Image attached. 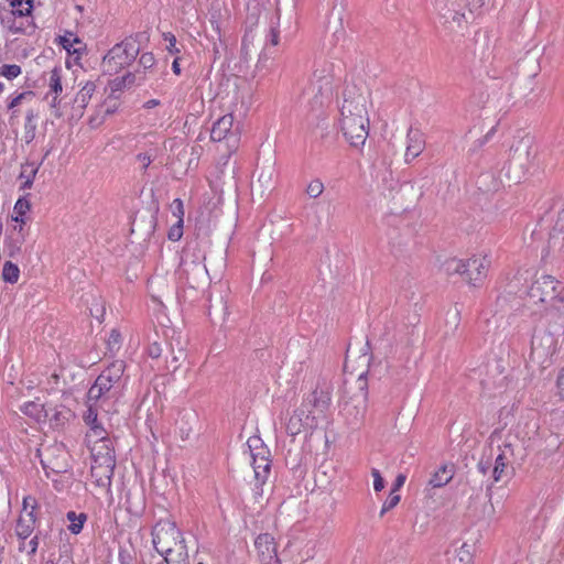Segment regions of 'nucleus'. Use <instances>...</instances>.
Here are the masks:
<instances>
[{"mask_svg": "<svg viewBox=\"0 0 564 564\" xmlns=\"http://www.w3.org/2000/svg\"><path fill=\"white\" fill-rule=\"evenodd\" d=\"M340 130L351 147L365 144L369 134V118L362 95L351 97L345 93L340 107Z\"/></svg>", "mask_w": 564, "mask_h": 564, "instance_id": "obj_1", "label": "nucleus"}, {"mask_svg": "<svg viewBox=\"0 0 564 564\" xmlns=\"http://www.w3.org/2000/svg\"><path fill=\"white\" fill-rule=\"evenodd\" d=\"M307 94L312 95L311 112L308 113V121L316 120L313 128V133L316 137L324 139L328 134L329 123L327 121V113L324 109L325 105L329 102L333 94V79L329 75L324 74V70L313 74V79L307 88Z\"/></svg>", "mask_w": 564, "mask_h": 564, "instance_id": "obj_2", "label": "nucleus"}, {"mask_svg": "<svg viewBox=\"0 0 564 564\" xmlns=\"http://www.w3.org/2000/svg\"><path fill=\"white\" fill-rule=\"evenodd\" d=\"M539 148L531 135H506L500 144V155L506 163L516 162L522 170H529L536 164Z\"/></svg>", "mask_w": 564, "mask_h": 564, "instance_id": "obj_3", "label": "nucleus"}, {"mask_svg": "<svg viewBox=\"0 0 564 564\" xmlns=\"http://www.w3.org/2000/svg\"><path fill=\"white\" fill-rule=\"evenodd\" d=\"M152 543L160 555H171L173 547L185 540L183 532L171 519H160L151 531Z\"/></svg>", "mask_w": 564, "mask_h": 564, "instance_id": "obj_4", "label": "nucleus"}, {"mask_svg": "<svg viewBox=\"0 0 564 564\" xmlns=\"http://www.w3.org/2000/svg\"><path fill=\"white\" fill-rule=\"evenodd\" d=\"M140 53V46H133L131 40L115 44L104 56L102 65L109 73H118L133 64Z\"/></svg>", "mask_w": 564, "mask_h": 564, "instance_id": "obj_5", "label": "nucleus"}, {"mask_svg": "<svg viewBox=\"0 0 564 564\" xmlns=\"http://www.w3.org/2000/svg\"><path fill=\"white\" fill-rule=\"evenodd\" d=\"M126 365L122 360L112 361L96 378L87 393L88 401L97 402L101 397L111 390L122 378Z\"/></svg>", "mask_w": 564, "mask_h": 564, "instance_id": "obj_6", "label": "nucleus"}, {"mask_svg": "<svg viewBox=\"0 0 564 564\" xmlns=\"http://www.w3.org/2000/svg\"><path fill=\"white\" fill-rule=\"evenodd\" d=\"M358 393L350 397L349 401H346L343 411L352 416L351 423H357L364 419L367 405H368V380L367 372L359 375L357 381Z\"/></svg>", "mask_w": 564, "mask_h": 564, "instance_id": "obj_7", "label": "nucleus"}, {"mask_svg": "<svg viewBox=\"0 0 564 564\" xmlns=\"http://www.w3.org/2000/svg\"><path fill=\"white\" fill-rule=\"evenodd\" d=\"M178 283L191 289H198L208 281V271L205 264L188 262L178 267L176 271Z\"/></svg>", "mask_w": 564, "mask_h": 564, "instance_id": "obj_8", "label": "nucleus"}, {"mask_svg": "<svg viewBox=\"0 0 564 564\" xmlns=\"http://www.w3.org/2000/svg\"><path fill=\"white\" fill-rule=\"evenodd\" d=\"M116 467L115 455L108 452L101 458L95 457L90 468V475L98 487L110 488Z\"/></svg>", "mask_w": 564, "mask_h": 564, "instance_id": "obj_9", "label": "nucleus"}, {"mask_svg": "<svg viewBox=\"0 0 564 564\" xmlns=\"http://www.w3.org/2000/svg\"><path fill=\"white\" fill-rule=\"evenodd\" d=\"M558 284V281L553 276L542 275L532 283L528 291V295L534 303L547 302L549 300H553L557 296Z\"/></svg>", "mask_w": 564, "mask_h": 564, "instance_id": "obj_10", "label": "nucleus"}, {"mask_svg": "<svg viewBox=\"0 0 564 564\" xmlns=\"http://www.w3.org/2000/svg\"><path fill=\"white\" fill-rule=\"evenodd\" d=\"M254 547L261 564H281L274 538L270 533L259 534L254 540Z\"/></svg>", "mask_w": 564, "mask_h": 564, "instance_id": "obj_11", "label": "nucleus"}, {"mask_svg": "<svg viewBox=\"0 0 564 564\" xmlns=\"http://www.w3.org/2000/svg\"><path fill=\"white\" fill-rule=\"evenodd\" d=\"M484 261H486V257L484 259L474 257L465 261L464 272L469 284L477 286L486 276L487 268L485 267Z\"/></svg>", "mask_w": 564, "mask_h": 564, "instance_id": "obj_12", "label": "nucleus"}, {"mask_svg": "<svg viewBox=\"0 0 564 564\" xmlns=\"http://www.w3.org/2000/svg\"><path fill=\"white\" fill-rule=\"evenodd\" d=\"M408 145L405 150V162H411L417 158L425 148L424 134L414 128H410L406 133Z\"/></svg>", "mask_w": 564, "mask_h": 564, "instance_id": "obj_13", "label": "nucleus"}, {"mask_svg": "<svg viewBox=\"0 0 564 564\" xmlns=\"http://www.w3.org/2000/svg\"><path fill=\"white\" fill-rule=\"evenodd\" d=\"M252 467L256 478L254 494L261 496L262 486L265 484L268 475L271 470V460L268 458V456L253 457Z\"/></svg>", "mask_w": 564, "mask_h": 564, "instance_id": "obj_14", "label": "nucleus"}, {"mask_svg": "<svg viewBox=\"0 0 564 564\" xmlns=\"http://www.w3.org/2000/svg\"><path fill=\"white\" fill-rule=\"evenodd\" d=\"M330 400L329 391L316 388L307 395L302 406H306L307 403L312 409L324 414L330 405Z\"/></svg>", "mask_w": 564, "mask_h": 564, "instance_id": "obj_15", "label": "nucleus"}, {"mask_svg": "<svg viewBox=\"0 0 564 564\" xmlns=\"http://www.w3.org/2000/svg\"><path fill=\"white\" fill-rule=\"evenodd\" d=\"M232 126L234 116L231 113H227L220 117L216 122H214L210 129L212 141L220 142L228 138L231 134Z\"/></svg>", "mask_w": 564, "mask_h": 564, "instance_id": "obj_16", "label": "nucleus"}, {"mask_svg": "<svg viewBox=\"0 0 564 564\" xmlns=\"http://www.w3.org/2000/svg\"><path fill=\"white\" fill-rule=\"evenodd\" d=\"M205 253L199 248L197 240L187 242L182 250L181 265H187L188 262L205 264Z\"/></svg>", "mask_w": 564, "mask_h": 564, "instance_id": "obj_17", "label": "nucleus"}, {"mask_svg": "<svg viewBox=\"0 0 564 564\" xmlns=\"http://www.w3.org/2000/svg\"><path fill=\"white\" fill-rule=\"evenodd\" d=\"M36 520L37 518L33 510L26 511L24 516L21 514L17 521V536L21 540H26L32 534Z\"/></svg>", "mask_w": 564, "mask_h": 564, "instance_id": "obj_18", "label": "nucleus"}, {"mask_svg": "<svg viewBox=\"0 0 564 564\" xmlns=\"http://www.w3.org/2000/svg\"><path fill=\"white\" fill-rule=\"evenodd\" d=\"M87 403L88 408L83 415V420L85 424L90 427V430L94 432L96 436L104 440L107 433L102 425L98 422V413L97 409L95 408L96 402L87 400Z\"/></svg>", "mask_w": 564, "mask_h": 564, "instance_id": "obj_19", "label": "nucleus"}, {"mask_svg": "<svg viewBox=\"0 0 564 564\" xmlns=\"http://www.w3.org/2000/svg\"><path fill=\"white\" fill-rule=\"evenodd\" d=\"M0 22L1 25L8 29L12 34L25 32L24 22L15 17L10 10L3 7H0Z\"/></svg>", "mask_w": 564, "mask_h": 564, "instance_id": "obj_20", "label": "nucleus"}, {"mask_svg": "<svg viewBox=\"0 0 564 564\" xmlns=\"http://www.w3.org/2000/svg\"><path fill=\"white\" fill-rule=\"evenodd\" d=\"M492 441H494V433H491L488 436L487 443L485 444V446L482 448L481 456L477 464V468L482 475H486L489 471H491L494 474V448L491 446Z\"/></svg>", "mask_w": 564, "mask_h": 564, "instance_id": "obj_21", "label": "nucleus"}, {"mask_svg": "<svg viewBox=\"0 0 564 564\" xmlns=\"http://www.w3.org/2000/svg\"><path fill=\"white\" fill-rule=\"evenodd\" d=\"M164 564H191L185 540L173 547L171 555H162Z\"/></svg>", "mask_w": 564, "mask_h": 564, "instance_id": "obj_22", "label": "nucleus"}, {"mask_svg": "<svg viewBox=\"0 0 564 564\" xmlns=\"http://www.w3.org/2000/svg\"><path fill=\"white\" fill-rule=\"evenodd\" d=\"M454 473L453 464H444L432 475L429 484L433 488H441L452 480Z\"/></svg>", "mask_w": 564, "mask_h": 564, "instance_id": "obj_23", "label": "nucleus"}, {"mask_svg": "<svg viewBox=\"0 0 564 564\" xmlns=\"http://www.w3.org/2000/svg\"><path fill=\"white\" fill-rule=\"evenodd\" d=\"M21 411L37 422L48 416V410L45 409L44 404L37 403L35 401L25 402L21 406Z\"/></svg>", "mask_w": 564, "mask_h": 564, "instance_id": "obj_24", "label": "nucleus"}, {"mask_svg": "<svg viewBox=\"0 0 564 564\" xmlns=\"http://www.w3.org/2000/svg\"><path fill=\"white\" fill-rule=\"evenodd\" d=\"M305 415L304 409L295 410L294 413L290 416L289 421L285 424V431L288 435L293 438L302 432L303 416Z\"/></svg>", "mask_w": 564, "mask_h": 564, "instance_id": "obj_25", "label": "nucleus"}, {"mask_svg": "<svg viewBox=\"0 0 564 564\" xmlns=\"http://www.w3.org/2000/svg\"><path fill=\"white\" fill-rule=\"evenodd\" d=\"M37 118V112L33 109H29L25 115V123H24V141L26 144H30L35 139L36 132V123L34 120Z\"/></svg>", "mask_w": 564, "mask_h": 564, "instance_id": "obj_26", "label": "nucleus"}, {"mask_svg": "<svg viewBox=\"0 0 564 564\" xmlns=\"http://www.w3.org/2000/svg\"><path fill=\"white\" fill-rule=\"evenodd\" d=\"M66 518L70 522L68 525V530L70 531V533L79 534L88 517L84 512L77 514L75 511H68L66 513Z\"/></svg>", "mask_w": 564, "mask_h": 564, "instance_id": "obj_27", "label": "nucleus"}, {"mask_svg": "<svg viewBox=\"0 0 564 564\" xmlns=\"http://www.w3.org/2000/svg\"><path fill=\"white\" fill-rule=\"evenodd\" d=\"M31 208L30 202L24 198L20 197L14 205V214L15 216L12 217V220L20 224V231L22 230V225L25 224L24 215L26 212H29Z\"/></svg>", "mask_w": 564, "mask_h": 564, "instance_id": "obj_28", "label": "nucleus"}, {"mask_svg": "<svg viewBox=\"0 0 564 564\" xmlns=\"http://www.w3.org/2000/svg\"><path fill=\"white\" fill-rule=\"evenodd\" d=\"M19 276H20V269L19 267L11 262V261H6L3 263V268H2V279L4 282L7 283H10V284H14L18 282L19 280Z\"/></svg>", "mask_w": 564, "mask_h": 564, "instance_id": "obj_29", "label": "nucleus"}, {"mask_svg": "<svg viewBox=\"0 0 564 564\" xmlns=\"http://www.w3.org/2000/svg\"><path fill=\"white\" fill-rule=\"evenodd\" d=\"M42 163H43V160L40 163L30 162V161L24 162L23 164H21V172H20L19 178L34 181Z\"/></svg>", "mask_w": 564, "mask_h": 564, "instance_id": "obj_30", "label": "nucleus"}, {"mask_svg": "<svg viewBox=\"0 0 564 564\" xmlns=\"http://www.w3.org/2000/svg\"><path fill=\"white\" fill-rule=\"evenodd\" d=\"M72 412L66 406H61V410L57 408L53 409V414L50 417L51 424L54 427H62L68 421Z\"/></svg>", "mask_w": 564, "mask_h": 564, "instance_id": "obj_31", "label": "nucleus"}, {"mask_svg": "<svg viewBox=\"0 0 564 564\" xmlns=\"http://www.w3.org/2000/svg\"><path fill=\"white\" fill-rule=\"evenodd\" d=\"M247 443L251 451L252 458L257 456H270L269 449L263 445L260 437H250Z\"/></svg>", "mask_w": 564, "mask_h": 564, "instance_id": "obj_32", "label": "nucleus"}, {"mask_svg": "<svg viewBox=\"0 0 564 564\" xmlns=\"http://www.w3.org/2000/svg\"><path fill=\"white\" fill-rule=\"evenodd\" d=\"M82 41L80 39L72 33V32H68L67 34L63 35V36H59V44L63 46V48H65L69 54L72 53L70 48L75 45V44H80ZM80 52V48H74L73 53H77L79 54Z\"/></svg>", "mask_w": 564, "mask_h": 564, "instance_id": "obj_33", "label": "nucleus"}, {"mask_svg": "<svg viewBox=\"0 0 564 564\" xmlns=\"http://www.w3.org/2000/svg\"><path fill=\"white\" fill-rule=\"evenodd\" d=\"M95 89L96 85L93 82L86 83V85L77 94L76 102H79L82 107H85L88 100L91 98Z\"/></svg>", "mask_w": 564, "mask_h": 564, "instance_id": "obj_34", "label": "nucleus"}, {"mask_svg": "<svg viewBox=\"0 0 564 564\" xmlns=\"http://www.w3.org/2000/svg\"><path fill=\"white\" fill-rule=\"evenodd\" d=\"M62 90H63V88H62L61 69L55 67L51 72L50 91L54 93L55 95H58L59 93H62Z\"/></svg>", "mask_w": 564, "mask_h": 564, "instance_id": "obj_35", "label": "nucleus"}, {"mask_svg": "<svg viewBox=\"0 0 564 564\" xmlns=\"http://www.w3.org/2000/svg\"><path fill=\"white\" fill-rule=\"evenodd\" d=\"M445 269L448 274L457 273L465 276V261L463 260L451 259L446 261Z\"/></svg>", "mask_w": 564, "mask_h": 564, "instance_id": "obj_36", "label": "nucleus"}, {"mask_svg": "<svg viewBox=\"0 0 564 564\" xmlns=\"http://www.w3.org/2000/svg\"><path fill=\"white\" fill-rule=\"evenodd\" d=\"M501 89L502 91L500 97L498 98V101L500 102L501 100H503V105H501L500 111H503L506 113L509 109V102L512 99L511 84L505 83Z\"/></svg>", "mask_w": 564, "mask_h": 564, "instance_id": "obj_37", "label": "nucleus"}, {"mask_svg": "<svg viewBox=\"0 0 564 564\" xmlns=\"http://www.w3.org/2000/svg\"><path fill=\"white\" fill-rule=\"evenodd\" d=\"M21 72V67L17 64H6L0 67V75L10 80L17 78Z\"/></svg>", "mask_w": 564, "mask_h": 564, "instance_id": "obj_38", "label": "nucleus"}, {"mask_svg": "<svg viewBox=\"0 0 564 564\" xmlns=\"http://www.w3.org/2000/svg\"><path fill=\"white\" fill-rule=\"evenodd\" d=\"M399 502H400V495L397 492L390 491L388 498L384 500V502L382 505V508L380 511V517H382L386 512L393 509Z\"/></svg>", "mask_w": 564, "mask_h": 564, "instance_id": "obj_39", "label": "nucleus"}, {"mask_svg": "<svg viewBox=\"0 0 564 564\" xmlns=\"http://www.w3.org/2000/svg\"><path fill=\"white\" fill-rule=\"evenodd\" d=\"M184 220H177L167 231V238L171 241H178L183 236Z\"/></svg>", "mask_w": 564, "mask_h": 564, "instance_id": "obj_40", "label": "nucleus"}, {"mask_svg": "<svg viewBox=\"0 0 564 564\" xmlns=\"http://www.w3.org/2000/svg\"><path fill=\"white\" fill-rule=\"evenodd\" d=\"M324 191V184L319 180H313L307 188L306 194L312 198H317Z\"/></svg>", "mask_w": 564, "mask_h": 564, "instance_id": "obj_41", "label": "nucleus"}, {"mask_svg": "<svg viewBox=\"0 0 564 564\" xmlns=\"http://www.w3.org/2000/svg\"><path fill=\"white\" fill-rule=\"evenodd\" d=\"M184 357L185 352L182 348L178 349L177 354H175L172 349L171 358L166 361L167 369L172 370L173 372L176 371L180 368V360Z\"/></svg>", "mask_w": 564, "mask_h": 564, "instance_id": "obj_42", "label": "nucleus"}, {"mask_svg": "<svg viewBox=\"0 0 564 564\" xmlns=\"http://www.w3.org/2000/svg\"><path fill=\"white\" fill-rule=\"evenodd\" d=\"M25 4H28V8L21 9V7L15 9H9L15 17H18L20 20L23 18H28L32 15L33 11V0H25Z\"/></svg>", "mask_w": 564, "mask_h": 564, "instance_id": "obj_43", "label": "nucleus"}, {"mask_svg": "<svg viewBox=\"0 0 564 564\" xmlns=\"http://www.w3.org/2000/svg\"><path fill=\"white\" fill-rule=\"evenodd\" d=\"M163 39L169 42V45L166 46V50L170 54L175 55L180 53V48L176 47V37L173 33L166 32L163 33Z\"/></svg>", "mask_w": 564, "mask_h": 564, "instance_id": "obj_44", "label": "nucleus"}, {"mask_svg": "<svg viewBox=\"0 0 564 564\" xmlns=\"http://www.w3.org/2000/svg\"><path fill=\"white\" fill-rule=\"evenodd\" d=\"M127 86L126 79L121 77H116L113 80L110 82V88L111 94L109 98L113 97V99H117L116 93L121 91Z\"/></svg>", "mask_w": 564, "mask_h": 564, "instance_id": "obj_45", "label": "nucleus"}, {"mask_svg": "<svg viewBox=\"0 0 564 564\" xmlns=\"http://www.w3.org/2000/svg\"><path fill=\"white\" fill-rule=\"evenodd\" d=\"M155 64V57L152 52H145L143 53L139 58V65L142 66L144 69H150Z\"/></svg>", "mask_w": 564, "mask_h": 564, "instance_id": "obj_46", "label": "nucleus"}, {"mask_svg": "<svg viewBox=\"0 0 564 564\" xmlns=\"http://www.w3.org/2000/svg\"><path fill=\"white\" fill-rule=\"evenodd\" d=\"M133 552L127 547H120L118 553V560L120 564H133Z\"/></svg>", "mask_w": 564, "mask_h": 564, "instance_id": "obj_47", "label": "nucleus"}, {"mask_svg": "<svg viewBox=\"0 0 564 564\" xmlns=\"http://www.w3.org/2000/svg\"><path fill=\"white\" fill-rule=\"evenodd\" d=\"M109 100H106V102L101 106V110L104 111V118L107 116L113 115L118 109L117 99H113V97L108 98Z\"/></svg>", "mask_w": 564, "mask_h": 564, "instance_id": "obj_48", "label": "nucleus"}, {"mask_svg": "<svg viewBox=\"0 0 564 564\" xmlns=\"http://www.w3.org/2000/svg\"><path fill=\"white\" fill-rule=\"evenodd\" d=\"M172 213L177 218V220L183 219L184 217V205L181 198H175L172 202Z\"/></svg>", "mask_w": 564, "mask_h": 564, "instance_id": "obj_49", "label": "nucleus"}, {"mask_svg": "<svg viewBox=\"0 0 564 564\" xmlns=\"http://www.w3.org/2000/svg\"><path fill=\"white\" fill-rule=\"evenodd\" d=\"M121 335L119 330L112 329L108 338V347L110 350L119 349Z\"/></svg>", "mask_w": 564, "mask_h": 564, "instance_id": "obj_50", "label": "nucleus"}, {"mask_svg": "<svg viewBox=\"0 0 564 564\" xmlns=\"http://www.w3.org/2000/svg\"><path fill=\"white\" fill-rule=\"evenodd\" d=\"M124 40H131L133 43V46H140V44L143 41H149V33L147 31L137 32L134 34L127 36Z\"/></svg>", "mask_w": 564, "mask_h": 564, "instance_id": "obj_51", "label": "nucleus"}, {"mask_svg": "<svg viewBox=\"0 0 564 564\" xmlns=\"http://www.w3.org/2000/svg\"><path fill=\"white\" fill-rule=\"evenodd\" d=\"M371 475L373 477V488L376 491H381L384 488V479L382 478L380 471L376 468H372Z\"/></svg>", "mask_w": 564, "mask_h": 564, "instance_id": "obj_52", "label": "nucleus"}, {"mask_svg": "<svg viewBox=\"0 0 564 564\" xmlns=\"http://www.w3.org/2000/svg\"><path fill=\"white\" fill-rule=\"evenodd\" d=\"M28 96H34V93L32 90H28V91H23V93L19 94L18 96H15L14 98H12L10 100V102L8 104V108L13 109L18 105H20L21 101L23 99H25Z\"/></svg>", "mask_w": 564, "mask_h": 564, "instance_id": "obj_53", "label": "nucleus"}, {"mask_svg": "<svg viewBox=\"0 0 564 564\" xmlns=\"http://www.w3.org/2000/svg\"><path fill=\"white\" fill-rule=\"evenodd\" d=\"M162 351H163V349L161 347V344H159L156 341L151 343L148 347V354L153 359L161 357Z\"/></svg>", "mask_w": 564, "mask_h": 564, "instance_id": "obj_54", "label": "nucleus"}, {"mask_svg": "<svg viewBox=\"0 0 564 564\" xmlns=\"http://www.w3.org/2000/svg\"><path fill=\"white\" fill-rule=\"evenodd\" d=\"M505 468H506V464L503 462V458L501 455H498L496 457V467H495V470H496V482L499 481L500 477H501V474L505 473Z\"/></svg>", "mask_w": 564, "mask_h": 564, "instance_id": "obj_55", "label": "nucleus"}, {"mask_svg": "<svg viewBox=\"0 0 564 564\" xmlns=\"http://www.w3.org/2000/svg\"><path fill=\"white\" fill-rule=\"evenodd\" d=\"M279 39H280V32H279V30H278L276 28H274V26H271V28H270V33H269V35H268V42H269L271 45L275 46V45H278V44H279Z\"/></svg>", "mask_w": 564, "mask_h": 564, "instance_id": "obj_56", "label": "nucleus"}, {"mask_svg": "<svg viewBox=\"0 0 564 564\" xmlns=\"http://www.w3.org/2000/svg\"><path fill=\"white\" fill-rule=\"evenodd\" d=\"M31 506V510L35 512V509L37 507L35 498L28 496L23 498V511L26 513L28 507Z\"/></svg>", "mask_w": 564, "mask_h": 564, "instance_id": "obj_57", "label": "nucleus"}, {"mask_svg": "<svg viewBox=\"0 0 564 564\" xmlns=\"http://www.w3.org/2000/svg\"><path fill=\"white\" fill-rule=\"evenodd\" d=\"M6 249L9 257H14L20 251V245H14L11 240H6Z\"/></svg>", "mask_w": 564, "mask_h": 564, "instance_id": "obj_58", "label": "nucleus"}, {"mask_svg": "<svg viewBox=\"0 0 564 564\" xmlns=\"http://www.w3.org/2000/svg\"><path fill=\"white\" fill-rule=\"evenodd\" d=\"M137 160L142 163L144 170L148 169L152 162V158L148 153L137 154Z\"/></svg>", "mask_w": 564, "mask_h": 564, "instance_id": "obj_59", "label": "nucleus"}, {"mask_svg": "<svg viewBox=\"0 0 564 564\" xmlns=\"http://www.w3.org/2000/svg\"><path fill=\"white\" fill-rule=\"evenodd\" d=\"M405 482V476L400 474L397 476L390 491L397 492Z\"/></svg>", "mask_w": 564, "mask_h": 564, "instance_id": "obj_60", "label": "nucleus"}, {"mask_svg": "<svg viewBox=\"0 0 564 564\" xmlns=\"http://www.w3.org/2000/svg\"><path fill=\"white\" fill-rule=\"evenodd\" d=\"M556 384L561 398L564 399V369L558 373Z\"/></svg>", "mask_w": 564, "mask_h": 564, "instance_id": "obj_61", "label": "nucleus"}, {"mask_svg": "<svg viewBox=\"0 0 564 564\" xmlns=\"http://www.w3.org/2000/svg\"><path fill=\"white\" fill-rule=\"evenodd\" d=\"M503 177L508 181V182H511V181H514V182H518L516 178H512L511 175H510V169L506 167V165H503L500 170V182L503 183Z\"/></svg>", "mask_w": 564, "mask_h": 564, "instance_id": "obj_62", "label": "nucleus"}, {"mask_svg": "<svg viewBox=\"0 0 564 564\" xmlns=\"http://www.w3.org/2000/svg\"><path fill=\"white\" fill-rule=\"evenodd\" d=\"M29 546H30V554H35L36 550H37V546H39V536L35 535L34 538L31 539V541L29 542Z\"/></svg>", "mask_w": 564, "mask_h": 564, "instance_id": "obj_63", "label": "nucleus"}, {"mask_svg": "<svg viewBox=\"0 0 564 564\" xmlns=\"http://www.w3.org/2000/svg\"><path fill=\"white\" fill-rule=\"evenodd\" d=\"M466 546V544H463V546L459 550V562L462 563L465 561V556L467 557V562L470 560V553L469 550H465Z\"/></svg>", "mask_w": 564, "mask_h": 564, "instance_id": "obj_64", "label": "nucleus"}]
</instances>
